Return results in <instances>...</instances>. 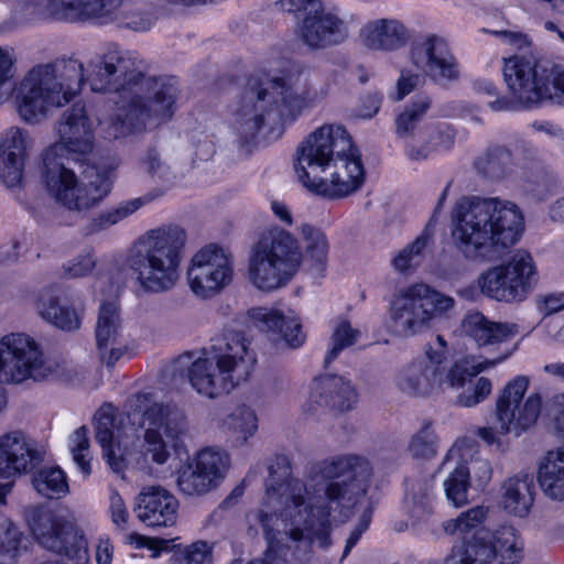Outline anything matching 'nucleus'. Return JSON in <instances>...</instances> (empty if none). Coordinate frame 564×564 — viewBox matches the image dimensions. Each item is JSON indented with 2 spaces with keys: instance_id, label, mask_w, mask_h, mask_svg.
<instances>
[{
  "instance_id": "473e14b6",
  "label": "nucleus",
  "mask_w": 564,
  "mask_h": 564,
  "mask_svg": "<svg viewBox=\"0 0 564 564\" xmlns=\"http://www.w3.org/2000/svg\"><path fill=\"white\" fill-rule=\"evenodd\" d=\"M538 482L546 497L564 501V445L547 451L540 458Z\"/></svg>"
},
{
  "instance_id": "2f4dec72",
  "label": "nucleus",
  "mask_w": 564,
  "mask_h": 564,
  "mask_svg": "<svg viewBox=\"0 0 564 564\" xmlns=\"http://www.w3.org/2000/svg\"><path fill=\"white\" fill-rule=\"evenodd\" d=\"M462 328L480 347L508 341L518 334L516 324L492 322L478 312L468 314Z\"/></svg>"
},
{
  "instance_id": "f257e3e1",
  "label": "nucleus",
  "mask_w": 564,
  "mask_h": 564,
  "mask_svg": "<svg viewBox=\"0 0 564 564\" xmlns=\"http://www.w3.org/2000/svg\"><path fill=\"white\" fill-rule=\"evenodd\" d=\"M316 475L327 481L324 499L307 505L306 485L292 477L286 457H276L269 467L264 499L268 510H258L250 520L262 527L268 549L261 558L248 564H289L285 558L288 549L280 545L273 530L279 516L293 525L290 531L293 541L326 539L332 513L348 517L359 498L366 494L371 467L361 456L344 455L322 462L316 466Z\"/></svg>"
},
{
  "instance_id": "6ab92c4d",
  "label": "nucleus",
  "mask_w": 564,
  "mask_h": 564,
  "mask_svg": "<svg viewBox=\"0 0 564 564\" xmlns=\"http://www.w3.org/2000/svg\"><path fill=\"white\" fill-rule=\"evenodd\" d=\"M59 140L42 153V169L65 165L63 156H86L94 149V121L87 115L85 105L77 102L67 109L56 123Z\"/></svg>"
},
{
  "instance_id": "79ce46f5",
  "label": "nucleus",
  "mask_w": 564,
  "mask_h": 564,
  "mask_svg": "<svg viewBox=\"0 0 564 564\" xmlns=\"http://www.w3.org/2000/svg\"><path fill=\"white\" fill-rule=\"evenodd\" d=\"M32 485L41 496L48 499H58L69 490L66 475L59 467L40 469L32 477Z\"/></svg>"
},
{
  "instance_id": "0e129e2a",
  "label": "nucleus",
  "mask_w": 564,
  "mask_h": 564,
  "mask_svg": "<svg viewBox=\"0 0 564 564\" xmlns=\"http://www.w3.org/2000/svg\"><path fill=\"white\" fill-rule=\"evenodd\" d=\"M145 171L152 176L160 180L167 178L170 167L161 161L159 153L155 150H149L143 160Z\"/></svg>"
},
{
  "instance_id": "9d476101",
  "label": "nucleus",
  "mask_w": 564,
  "mask_h": 564,
  "mask_svg": "<svg viewBox=\"0 0 564 564\" xmlns=\"http://www.w3.org/2000/svg\"><path fill=\"white\" fill-rule=\"evenodd\" d=\"M507 355L492 360L475 362L467 358L457 360L447 368L443 355L427 354L424 358L413 361L399 376V387L411 395H427L444 386L463 388L467 381L481 371L503 361Z\"/></svg>"
},
{
  "instance_id": "69168bd1",
  "label": "nucleus",
  "mask_w": 564,
  "mask_h": 564,
  "mask_svg": "<svg viewBox=\"0 0 564 564\" xmlns=\"http://www.w3.org/2000/svg\"><path fill=\"white\" fill-rule=\"evenodd\" d=\"M547 411L553 416L555 430L564 435V392L547 402Z\"/></svg>"
},
{
  "instance_id": "c03bdc74",
  "label": "nucleus",
  "mask_w": 564,
  "mask_h": 564,
  "mask_svg": "<svg viewBox=\"0 0 564 564\" xmlns=\"http://www.w3.org/2000/svg\"><path fill=\"white\" fill-rule=\"evenodd\" d=\"M489 509L485 506H476L457 518L444 522L443 529L449 535L465 536L473 533L487 519Z\"/></svg>"
},
{
  "instance_id": "4468645a",
  "label": "nucleus",
  "mask_w": 564,
  "mask_h": 564,
  "mask_svg": "<svg viewBox=\"0 0 564 564\" xmlns=\"http://www.w3.org/2000/svg\"><path fill=\"white\" fill-rule=\"evenodd\" d=\"M529 383L528 377L518 376L502 389L496 401V427H479L477 431V435L487 444L497 442L496 433L520 435L536 423L542 409V397L540 393H531L524 399Z\"/></svg>"
},
{
  "instance_id": "9b49d317",
  "label": "nucleus",
  "mask_w": 564,
  "mask_h": 564,
  "mask_svg": "<svg viewBox=\"0 0 564 564\" xmlns=\"http://www.w3.org/2000/svg\"><path fill=\"white\" fill-rule=\"evenodd\" d=\"M503 76L512 95L523 105L564 97V70L550 62L516 55L505 61Z\"/></svg>"
},
{
  "instance_id": "6e6d98bb",
  "label": "nucleus",
  "mask_w": 564,
  "mask_h": 564,
  "mask_svg": "<svg viewBox=\"0 0 564 564\" xmlns=\"http://www.w3.org/2000/svg\"><path fill=\"white\" fill-rule=\"evenodd\" d=\"M303 76L306 78L302 102L308 107L323 100L328 91V85L323 76L313 69L303 68Z\"/></svg>"
},
{
  "instance_id": "a211bd4d",
  "label": "nucleus",
  "mask_w": 564,
  "mask_h": 564,
  "mask_svg": "<svg viewBox=\"0 0 564 564\" xmlns=\"http://www.w3.org/2000/svg\"><path fill=\"white\" fill-rule=\"evenodd\" d=\"M53 366L43 357L36 341L24 334H10L0 340V382L20 383L45 379Z\"/></svg>"
},
{
  "instance_id": "a18cd8bd",
  "label": "nucleus",
  "mask_w": 564,
  "mask_h": 564,
  "mask_svg": "<svg viewBox=\"0 0 564 564\" xmlns=\"http://www.w3.org/2000/svg\"><path fill=\"white\" fill-rule=\"evenodd\" d=\"M470 469L465 465L457 466L445 480V492L455 507L468 503Z\"/></svg>"
},
{
  "instance_id": "2eb2a0df",
  "label": "nucleus",
  "mask_w": 564,
  "mask_h": 564,
  "mask_svg": "<svg viewBox=\"0 0 564 564\" xmlns=\"http://www.w3.org/2000/svg\"><path fill=\"white\" fill-rule=\"evenodd\" d=\"M41 173L48 194L68 210H89L99 205L111 191L108 175L95 167L86 172L87 182H78L75 173L65 165L42 169Z\"/></svg>"
},
{
  "instance_id": "c9c22d12",
  "label": "nucleus",
  "mask_w": 564,
  "mask_h": 564,
  "mask_svg": "<svg viewBox=\"0 0 564 564\" xmlns=\"http://www.w3.org/2000/svg\"><path fill=\"white\" fill-rule=\"evenodd\" d=\"M40 315L63 330H74L80 326V316L72 307L63 305L53 290L42 292L36 302Z\"/></svg>"
},
{
  "instance_id": "338daca9",
  "label": "nucleus",
  "mask_w": 564,
  "mask_h": 564,
  "mask_svg": "<svg viewBox=\"0 0 564 564\" xmlns=\"http://www.w3.org/2000/svg\"><path fill=\"white\" fill-rule=\"evenodd\" d=\"M422 82V77L419 74H412L403 70L397 83L398 96L397 100L403 99L406 95L412 93L419 84Z\"/></svg>"
},
{
  "instance_id": "ddd939ff",
  "label": "nucleus",
  "mask_w": 564,
  "mask_h": 564,
  "mask_svg": "<svg viewBox=\"0 0 564 564\" xmlns=\"http://www.w3.org/2000/svg\"><path fill=\"white\" fill-rule=\"evenodd\" d=\"M25 519L40 545L69 562L55 561L42 564H88L87 540L73 521L47 507L29 508L25 511Z\"/></svg>"
},
{
  "instance_id": "dca6fc26",
  "label": "nucleus",
  "mask_w": 564,
  "mask_h": 564,
  "mask_svg": "<svg viewBox=\"0 0 564 564\" xmlns=\"http://www.w3.org/2000/svg\"><path fill=\"white\" fill-rule=\"evenodd\" d=\"M538 282L533 257L523 250H518L506 263L488 269L478 280L484 295L505 303L523 302Z\"/></svg>"
},
{
  "instance_id": "de8ad7c7",
  "label": "nucleus",
  "mask_w": 564,
  "mask_h": 564,
  "mask_svg": "<svg viewBox=\"0 0 564 564\" xmlns=\"http://www.w3.org/2000/svg\"><path fill=\"white\" fill-rule=\"evenodd\" d=\"M438 438L431 422H425L411 437L408 451L413 458L431 459L437 453Z\"/></svg>"
},
{
  "instance_id": "13d9d810",
  "label": "nucleus",
  "mask_w": 564,
  "mask_h": 564,
  "mask_svg": "<svg viewBox=\"0 0 564 564\" xmlns=\"http://www.w3.org/2000/svg\"><path fill=\"white\" fill-rule=\"evenodd\" d=\"M20 544L18 529L6 518L0 517V558L15 556Z\"/></svg>"
},
{
  "instance_id": "49530a36",
  "label": "nucleus",
  "mask_w": 564,
  "mask_h": 564,
  "mask_svg": "<svg viewBox=\"0 0 564 564\" xmlns=\"http://www.w3.org/2000/svg\"><path fill=\"white\" fill-rule=\"evenodd\" d=\"M431 98L425 95L416 96L395 120L397 133L406 135L414 130L431 107Z\"/></svg>"
},
{
  "instance_id": "4c0bfd02",
  "label": "nucleus",
  "mask_w": 564,
  "mask_h": 564,
  "mask_svg": "<svg viewBox=\"0 0 564 564\" xmlns=\"http://www.w3.org/2000/svg\"><path fill=\"white\" fill-rule=\"evenodd\" d=\"M223 429L232 445L241 446L257 432L258 417L249 406L240 405L226 416Z\"/></svg>"
},
{
  "instance_id": "e433bc0d",
  "label": "nucleus",
  "mask_w": 564,
  "mask_h": 564,
  "mask_svg": "<svg viewBox=\"0 0 564 564\" xmlns=\"http://www.w3.org/2000/svg\"><path fill=\"white\" fill-rule=\"evenodd\" d=\"M422 145L411 147L408 155L413 161L429 159L434 153L449 150L455 142L454 129L447 123L426 127L422 132Z\"/></svg>"
},
{
  "instance_id": "20e7f679",
  "label": "nucleus",
  "mask_w": 564,
  "mask_h": 564,
  "mask_svg": "<svg viewBox=\"0 0 564 564\" xmlns=\"http://www.w3.org/2000/svg\"><path fill=\"white\" fill-rule=\"evenodd\" d=\"M456 212L453 238L467 259H498L518 241L523 230L522 214L511 202L464 198Z\"/></svg>"
},
{
  "instance_id": "423d86ee",
  "label": "nucleus",
  "mask_w": 564,
  "mask_h": 564,
  "mask_svg": "<svg viewBox=\"0 0 564 564\" xmlns=\"http://www.w3.org/2000/svg\"><path fill=\"white\" fill-rule=\"evenodd\" d=\"M306 78L303 68H292L282 77H271L264 72L250 75L242 88L239 106L235 111V126L245 141L253 139L262 126L276 110V96L291 116L299 115L307 108L302 102Z\"/></svg>"
},
{
  "instance_id": "052dcab7",
  "label": "nucleus",
  "mask_w": 564,
  "mask_h": 564,
  "mask_svg": "<svg viewBox=\"0 0 564 564\" xmlns=\"http://www.w3.org/2000/svg\"><path fill=\"white\" fill-rule=\"evenodd\" d=\"M96 260L91 253L78 256L63 267V276L67 279L83 278L93 272Z\"/></svg>"
},
{
  "instance_id": "a878e982",
  "label": "nucleus",
  "mask_w": 564,
  "mask_h": 564,
  "mask_svg": "<svg viewBox=\"0 0 564 564\" xmlns=\"http://www.w3.org/2000/svg\"><path fill=\"white\" fill-rule=\"evenodd\" d=\"M411 56L414 65L436 82H452L459 77L457 61L440 36L430 35L413 45Z\"/></svg>"
},
{
  "instance_id": "0eeeda50",
  "label": "nucleus",
  "mask_w": 564,
  "mask_h": 564,
  "mask_svg": "<svg viewBox=\"0 0 564 564\" xmlns=\"http://www.w3.org/2000/svg\"><path fill=\"white\" fill-rule=\"evenodd\" d=\"M185 241L186 234L177 226L150 230L139 238L127 264L144 291L160 293L174 288L180 279Z\"/></svg>"
},
{
  "instance_id": "f03ea898",
  "label": "nucleus",
  "mask_w": 564,
  "mask_h": 564,
  "mask_svg": "<svg viewBox=\"0 0 564 564\" xmlns=\"http://www.w3.org/2000/svg\"><path fill=\"white\" fill-rule=\"evenodd\" d=\"M147 64L137 52L107 48L88 76L91 89L116 93L113 115L106 138L118 139L143 131L148 124L172 119L180 95L175 77H147Z\"/></svg>"
},
{
  "instance_id": "774afa93",
  "label": "nucleus",
  "mask_w": 564,
  "mask_h": 564,
  "mask_svg": "<svg viewBox=\"0 0 564 564\" xmlns=\"http://www.w3.org/2000/svg\"><path fill=\"white\" fill-rule=\"evenodd\" d=\"M153 19L148 13L126 11L124 25L133 31H147L151 28Z\"/></svg>"
},
{
  "instance_id": "37998d69",
  "label": "nucleus",
  "mask_w": 564,
  "mask_h": 564,
  "mask_svg": "<svg viewBox=\"0 0 564 564\" xmlns=\"http://www.w3.org/2000/svg\"><path fill=\"white\" fill-rule=\"evenodd\" d=\"M405 508L415 520H423L433 512L432 486L427 481H413L405 497Z\"/></svg>"
},
{
  "instance_id": "8fccbe9b",
  "label": "nucleus",
  "mask_w": 564,
  "mask_h": 564,
  "mask_svg": "<svg viewBox=\"0 0 564 564\" xmlns=\"http://www.w3.org/2000/svg\"><path fill=\"white\" fill-rule=\"evenodd\" d=\"M121 4L122 0H83L84 20L109 23L115 20Z\"/></svg>"
},
{
  "instance_id": "39448f33",
  "label": "nucleus",
  "mask_w": 564,
  "mask_h": 564,
  "mask_svg": "<svg viewBox=\"0 0 564 564\" xmlns=\"http://www.w3.org/2000/svg\"><path fill=\"white\" fill-rule=\"evenodd\" d=\"M84 82V66L74 58L32 67L12 89L20 118L31 124L43 121L51 109L68 104Z\"/></svg>"
},
{
  "instance_id": "3c124183",
  "label": "nucleus",
  "mask_w": 564,
  "mask_h": 564,
  "mask_svg": "<svg viewBox=\"0 0 564 564\" xmlns=\"http://www.w3.org/2000/svg\"><path fill=\"white\" fill-rule=\"evenodd\" d=\"M46 10L58 21L85 22L83 0H48Z\"/></svg>"
},
{
  "instance_id": "4be33fe9",
  "label": "nucleus",
  "mask_w": 564,
  "mask_h": 564,
  "mask_svg": "<svg viewBox=\"0 0 564 564\" xmlns=\"http://www.w3.org/2000/svg\"><path fill=\"white\" fill-rule=\"evenodd\" d=\"M144 424V455L150 456L156 464H164L170 453L162 436L172 442L177 441L187 432V421L184 413L175 406L153 404L143 413Z\"/></svg>"
},
{
  "instance_id": "c85d7f7f",
  "label": "nucleus",
  "mask_w": 564,
  "mask_h": 564,
  "mask_svg": "<svg viewBox=\"0 0 564 564\" xmlns=\"http://www.w3.org/2000/svg\"><path fill=\"white\" fill-rule=\"evenodd\" d=\"M33 141L29 133L19 128L10 127L0 137V161L2 180L8 187L20 185L24 165Z\"/></svg>"
},
{
  "instance_id": "603ef678",
  "label": "nucleus",
  "mask_w": 564,
  "mask_h": 564,
  "mask_svg": "<svg viewBox=\"0 0 564 564\" xmlns=\"http://www.w3.org/2000/svg\"><path fill=\"white\" fill-rule=\"evenodd\" d=\"M212 549L205 541H197L189 546L173 552L170 564H210Z\"/></svg>"
},
{
  "instance_id": "7c9ffc66",
  "label": "nucleus",
  "mask_w": 564,
  "mask_h": 564,
  "mask_svg": "<svg viewBox=\"0 0 564 564\" xmlns=\"http://www.w3.org/2000/svg\"><path fill=\"white\" fill-rule=\"evenodd\" d=\"M362 44L377 51H397L404 46L409 35L398 20L380 19L367 23L360 31Z\"/></svg>"
},
{
  "instance_id": "412c9836",
  "label": "nucleus",
  "mask_w": 564,
  "mask_h": 564,
  "mask_svg": "<svg viewBox=\"0 0 564 564\" xmlns=\"http://www.w3.org/2000/svg\"><path fill=\"white\" fill-rule=\"evenodd\" d=\"M230 468L229 454L218 447H205L178 470L177 487L188 497H202L215 490Z\"/></svg>"
},
{
  "instance_id": "864d4df0",
  "label": "nucleus",
  "mask_w": 564,
  "mask_h": 564,
  "mask_svg": "<svg viewBox=\"0 0 564 564\" xmlns=\"http://www.w3.org/2000/svg\"><path fill=\"white\" fill-rule=\"evenodd\" d=\"M70 451L74 462L77 464L79 469L85 476H88L91 471L89 454V438L88 429L83 425L78 427L72 435L70 438Z\"/></svg>"
},
{
  "instance_id": "bb28decb",
  "label": "nucleus",
  "mask_w": 564,
  "mask_h": 564,
  "mask_svg": "<svg viewBox=\"0 0 564 564\" xmlns=\"http://www.w3.org/2000/svg\"><path fill=\"white\" fill-rule=\"evenodd\" d=\"M357 401V391L349 380L337 375H326L313 379L305 406L310 412L327 408L343 413L351 410Z\"/></svg>"
},
{
  "instance_id": "bf43d9fd",
  "label": "nucleus",
  "mask_w": 564,
  "mask_h": 564,
  "mask_svg": "<svg viewBox=\"0 0 564 564\" xmlns=\"http://www.w3.org/2000/svg\"><path fill=\"white\" fill-rule=\"evenodd\" d=\"M492 390V383L488 378L477 379L471 393L463 392L457 398V403L462 406H475L486 400Z\"/></svg>"
},
{
  "instance_id": "4d7b16f0",
  "label": "nucleus",
  "mask_w": 564,
  "mask_h": 564,
  "mask_svg": "<svg viewBox=\"0 0 564 564\" xmlns=\"http://www.w3.org/2000/svg\"><path fill=\"white\" fill-rule=\"evenodd\" d=\"M358 336L359 330L354 329L349 323L341 322L332 336V348L325 357V364H330L343 349L354 345Z\"/></svg>"
},
{
  "instance_id": "ea45409f",
  "label": "nucleus",
  "mask_w": 564,
  "mask_h": 564,
  "mask_svg": "<svg viewBox=\"0 0 564 564\" xmlns=\"http://www.w3.org/2000/svg\"><path fill=\"white\" fill-rule=\"evenodd\" d=\"M163 195V191L155 189L145 194L142 197L133 198L131 200L122 202L118 206L100 213L91 221V230L99 231L113 226L133 214L144 204L151 203L155 198Z\"/></svg>"
},
{
  "instance_id": "a19ab883",
  "label": "nucleus",
  "mask_w": 564,
  "mask_h": 564,
  "mask_svg": "<svg viewBox=\"0 0 564 564\" xmlns=\"http://www.w3.org/2000/svg\"><path fill=\"white\" fill-rule=\"evenodd\" d=\"M511 163V151L505 147L495 145L480 154L474 164L482 175L490 178H500L509 171Z\"/></svg>"
},
{
  "instance_id": "680f3d73",
  "label": "nucleus",
  "mask_w": 564,
  "mask_h": 564,
  "mask_svg": "<svg viewBox=\"0 0 564 564\" xmlns=\"http://www.w3.org/2000/svg\"><path fill=\"white\" fill-rule=\"evenodd\" d=\"M109 510L111 521L116 525V528L121 532L128 531L130 514L124 505L123 499L118 492H113L111 495Z\"/></svg>"
},
{
  "instance_id": "58836bf2",
  "label": "nucleus",
  "mask_w": 564,
  "mask_h": 564,
  "mask_svg": "<svg viewBox=\"0 0 564 564\" xmlns=\"http://www.w3.org/2000/svg\"><path fill=\"white\" fill-rule=\"evenodd\" d=\"M121 338V318L119 306L116 302H105L99 308L96 341L98 350H104L109 345L118 344Z\"/></svg>"
},
{
  "instance_id": "7ed1b4c3",
  "label": "nucleus",
  "mask_w": 564,
  "mask_h": 564,
  "mask_svg": "<svg viewBox=\"0 0 564 564\" xmlns=\"http://www.w3.org/2000/svg\"><path fill=\"white\" fill-rule=\"evenodd\" d=\"M295 172L312 193L335 198L355 192L364 182V166L343 126L324 124L297 149Z\"/></svg>"
},
{
  "instance_id": "cd10ccee",
  "label": "nucleus",
  "mask_w": 564,
  "mask_h": 564,
  "mask_svg": "<svg viewBox=\"0 0 564 564\" xmlns=\"http://www.w3.org/2000/svg\"><path fill=\"white\" fill-rule=\"evenodd\" d=\"M178 500L160 486L144 487L137 497V518L150 528L173 527L177 521Z\"/></svg>"
},
{
  "instance_id": "6e6552de",
  "label": "nucleus",
  "mask_w": 564,
  "mask_h": 564,
  "mask_svg": "<svg viewBox=\"0 0 564 564\" xmlns=\"http://www.w3.org/2000/svg\"><path fill=\"white\" fill-rule=\"evenodd\" d=\"M256 361V355L245 336L240 332L228 330L213 356L191 362L187 377L199 394L215 399L246 381Z\"/></svg>"
},
{
  "instance_id": "72a5a7b5",
  "label": "nucleus",
  "mask_w": 564,
  "mask_h": 564,
  "mask_svg": "<svg viewBox=\"0 0 564 564\" xmlns=\"http://www.w3.org/2000/svg\"><path fill=\"white\" fill-rule=\"evenodd\" d=\"M118 431L117 409L111 404L101 405L95 414V437L102 447L107 463L115 471H120L123 467V460L116 456L112 448L113 438Z\"/></svg>"
},
{
  "instance_id": "5fc2aeb1",
  "label": "nucleus",
  "mask_w": 564,
  "mask_h": 564,
  "mask_svg": "<svg viewBox=\"0 0 564 564\" xmlns=\"http://www.w3.org/2000/svg\"><path fill=\"white\" fill-rule=\"evenodd\" d=\"M429 237L423 234L411 245L402 249L392 260L393 268L399 272H406L417 264L419 258L427 245Z\"/></svg>"
},
{
  "instance_id": "f3484780",
  "label": "nucleus",
  "mask_w": 564,
  "mask_h": 564,
  "mask_svg": "<svg viewBox=\"0 0 564 564\" xmlns=\"http://www.w3.org/2000/svg\"><path fill=\"white\" fill-rule=\"evenodd\" d=\"M500 557L501 564H519L524 557V542L518 530L501 525L491 539L475 534L470 541L454 546L444 564H492Z\"/></svg>"
},
{
  "instance_id": "09e8293b",
  "label": "nucleus",
  "mask_w": 564,
  "mask_h": 564,
  "mask_svg": "<svg viewBox=\"0 0 564 564\" xmlns=\"http://www.w3.org/2000/svg\"><path fill=\"white\" fill-rule=\"evenodd\" d=\"M301 235L305 243L307 256L318 265L324 267L329 250L326 235L319 228L308 224L302 225Z\"/></svg>"
},
{
  "instance_id": "1a4fd4ad",
  "label": "nucleus",
  "mask_w": 564,
  "mask_h": 564,
  "mask_svg": "<svg viewBox=\"0 0 564 564\" xmlns=\"http://www.w3.org/2000/svg\"><path fill=\"white\" fill-rule=\"evenodd\" d=\"M297 239L283 229H271L259 236L248 257V281L258 290L272 292L284 288L302 264Z\"/></svg>"
},
{
  "instance_id": "f704fd0d",
  "label": "nucleus",
  "mask_w": 564,
  "mask_h": 564,
  "mask_svg": "<svg viewBox=\"0 0 564 564\" xmlns=\"http://www.w3.org/2000/svg\"><path fill=\"white\" fill-rule=\"evenodd\" d=\"M533 490L534 482L531 476L521 475L509 478L502 486L501 503L509 513L524 517L533 505Z\"/></svg>"
},
{
  "instance_id": "aec40b11",
  "label": "nucleus",
  "mask_w": 564,
  "mask_h": 564,
  "mask_svg": "<svg viewBox=\"0 0 564 564\" xmlns=\"http://www.w3.org/2000/svg\"><path fill=\"white\" fill-rule=\"evenodd\" d=\"M234 279V257L228 249L210 243L192 258L187 270L191 290L199 297L209 299Z\"/></svg>"
},
{
  "instance_id": "f8f14e48",
  "label": "nucleus",
  "mask_w": 564,
  "mask_h": 564,
  "mask_svg": "<svg viewBox=\"0 0 564 564\" xmlns=\"http://www.w3.org/2000/svg\"><path fill=\"white\" fill-rule=\"evenodd\" d=\"M455 301L431 285L420 282L398 290L391 300L390 316L394 330L414 335L453 308Z\"/></svg>"
},
{
  "instance_id": "c756f323",
  "label": "nucleus",
  "mask_w": 564,
  "mask_h": 564,
  "mask_svg": "<svg viewBox=\"0 0 564 564\" xmlns=\"http://www.w3.org/2000/svg\"><path fill=\"white\" fill-rule=\"evenodd\" d=\"M250 318L261 330L280 335L292 347H300L305 335L295 316H286L281 311L267 307H253L249 311Z\"/></svg>"
},
{
  "instance_id": "5701e85b",
  "label": "nucleus",
  "mask_w": 564,
  "mask_h": 564,
  "mask_svg": "<svg viewBox=\"0 0 564 564\" xmlns=\"http://www.w3.org/2000/svg\"><path fill=\"white\" fill-rule=\"evenodd\" d=\"M44 460V452L21 431L0 436V479L33 473Z\"/></svg>"
},
{
  "instance_id": "e2e57ef3",
  "label": "nucleus",
  "mask_w": 564,
  "mask_h": 564,
  "mask_svg": "<svg viewBox=\"0 0 564 564\" xmlns=\"http://www.w3.org/2000/svg\"><path fill=\"white\" fill-rule=\"evenodd\" d=\"M538 311L549 316L564 310V292L539 295L535 299Z\"/></svg>"
},
{
  "instance_id": "393cba45",
  "label": "nucleus",
  "mask_w": 564,
  "mask_h": 564,
  "mask_svg": "<svg viewBox=\"0 0 564 564\" xmlns=\"http://www.w3.org/2000/svg\"><path fill=\"white\" fill-rule=\"evenodd\" d=\"M411 56L414 65L436 82H452L459 77L457 61L440 36L430 35L413 45Z\"/></svg>"
},
{
  "instance_id": "b1692460",
  "label": "nucleus",
  "mask_w": 564,
  "mask_h": 564,
  "mask_svg": "<svg viewBox=\"0 0 564 564\" xmlns=\"http://www.w3.org/2000/svg\"><path fill=\"white\" fill-rule=\"evenodd\" d=\"M296 32L301 41L312 48L339 44L347 36L345 22L337 14L326 11L321 1L313 2L311 11L299 22Z\"/></svg>"
}]
</instances>
